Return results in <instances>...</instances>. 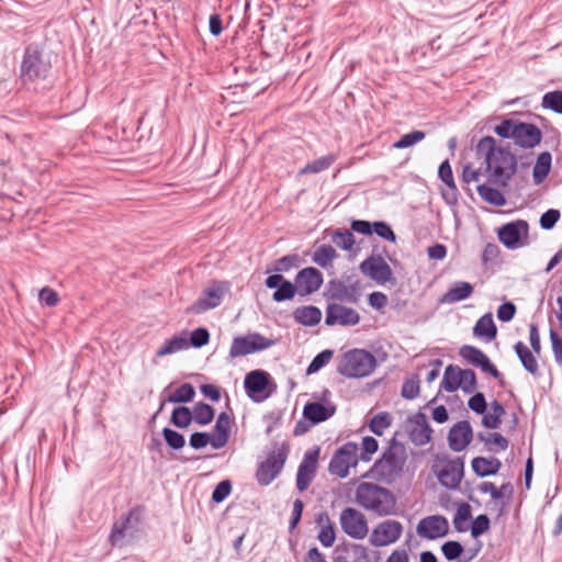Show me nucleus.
I'll return each mask as SVG.
<instances>
[{"instance_id": "nucleus-32", "label": "nucleus", "mask_w": 562, "mask_h": 562, "mask_svg": "<svg viewBox=\"0 0 562 562\" xmlns=\"http://www.w3.org/2000/svg\"><path fill=\"white\" fill-rule=\"evenodd\" d=\"M460 375L461 368L449 364L445 370L441 387L449 393L456 392L462 385Z\"/></svg>"}, {"instance_id": "nucleus-55", "label": "nucleus", "mask_w": 562, "mask_h": 562, "mask_svg": "<svg viewBox=\"0 0 562 562\" xmlns=\"http://www.w3.org/2000/svg\"><path fill=\"white\" fill-rule=\"evenodd\" d=\"M131 516L126 517L124 522L121 525L115 524L110 535V541L113 546H122V539L125 537V532L128 528Z\"/></svg>"}, {"instance_id": "nucleus-51", "label": "nucleus", "mask_w": 562, "mask_h": 562, "mask_svg": "<svg viewBox=\"0 0 562 562\" xmlns=\"http://www.w3.org/2000/svg\"><path fill=\"white\" fill-rule=\"evenodd\" d=\"M461 383L460 389L465 393H473L476 390V375L471 369H461Z\"/></svg>"}, {"instance_id": "nucleus-19", "label": "nucleus", "mask_w": 562, "mask_h": 562, "mask_svg": "<svg viewBox=\"0 0 562 562\" xmlns=\"http://www.w3.org/2000/svg\"><path fill=\"white\" fill-rule=\"evenodd\" d=\"M473 430L469 422L461 420L454 424L448 435L449 447L453 451H462L471 442Z\"/></svg>"}, {"instance_id": "nucleus-36", "label": "nucleus", "mask_w": 562, "mask_h": 562, "mask_svg": "<svg viewBox=\"0 0 562 562\" xmlns=\"http://www.w3.org/2000/svg\"><path fill=\"white\" fill-rule=\"evenodd\" d=\"M318 522L319 532L317 539L324 547L329 548L334 544L336 539L334 525L330 522L328 516H325L324 518L321 517Z\"/></svg>"}, {"instance_id": "nucleus-7", "label": "nucleus", "mask_w": 562, "mask_h": 562, "mask_svg": "<svg viewBox=\"0 0 562 562\" xmlns=\"http://www.w3.org/2000/svg\"><path fill=\"white\" fill-rule=\"evenodd\" d=\"M356 501L362 507L373 510L379 515L386 513L384 502L386 490L370 482L360 483L356 491Z\"/></svg>"}, {"instance_id": "nucleus-6", "label": "nucleus", "mask_w": 562, "mask_h": 562, "mask_svg": "<svg viewBox=\"0 0 562 562\" xmlns=\"http://www.w3.org/2000/svg\"><path fill=\"white\" fill-rule=\"evenodd\" d=\"M434 471L442 486L449 490H457L463 479L464 462L461 458H438L434 465Z\"/></svg>"}, {"instance_id": "nucleus-52", "label": "nucleus", "mask_w": 562, "mask_h": 562, "mask_svg": "<svg viewBox=\"0 0 562 562\" xmlns=\"http://www.w3.org/2000/svg\"><path fill=\"white\" fill-rule=\"evenodd\" d=\"M378 450V441L373 437H364L361 443L359 458L361 461H370L373 453Z\"/></svg>"}, {"instance_id": "nucleus-25", "label": "nucleus", "mask_w": 562, "mask_h": 562, "mask_svg": "<svg viewBox=\"0 0 562 562\" xmlns=\"http://www.w3.org/2000/svg\"><path fill=\"white\" fill-rule=\"evenodd\" d=\"M231 431V419L226 413H221L214 426L213 434H211L212 447L214 449L223 448L229 438Z\"/></svg>"}, {"instance_id": "nucleus-9", "label": "nucleus", "mask_w": 562, "mask_h": 562, "mask_svg": "<svg viewBox=\"0 0 562 562\" xmlns=\"http://www.w3.org/2000/svg\"><path fill=\"white\" fill-rule=\"evenodd\" d=\"M273 345V340L263 337L258 333L236 337L231 346L229 356L237 358L256 351L265 350Z\"/></svg>"}, {"instance_id": "nucleus-59", "label": "nucleus", "mask_w": 562, "mask_h": 562, "mask_svg": "<svg viewBox=\"0 0 562 562\" xmlns=\"http://www.w3.org/2000/svg\"><path fill=\"white\" fill-rule=\"evenodd\" d=\"M468 406L476 414H484L487 409V403L483 393H475L469 401Z\"/></svg>"}, {"instance_id": "nucleus-49", "label": "nucleus", "mask_w": 562, "mask_h": 562, "mask_svg": "<svg viewBox=\"0 0 562 562\" xmlns=\"http://www.w3.org/2000/svg\"><path fill=\"white\" fill-rule=\"evenodd\" d=\"M426 134L422 131H413L403 135L397 142L393 144L394 148L402 149L411 147L425 138Z\"/></svg>"}, {"instance_id": "nucleus-30", "label": "nucleus", "mask_w": 562, "mask_h": 562, "mask_svg": "<svg viewBox=\"0 0 562 562\" xmlns=\"http://www.w3.org/2000/svg\"><path fill=\"white\" fill-rule=\"evenodd\" d=\"M441 552L448 561L470 562L475 553L465 557L464 549L459 541H447L441 546Z\"/></svg>"}, {"instance_id": "nucleus-5", "label": "nucleus", "mask_w": 562, "mask_h": 562, "mask_svg": "<svg viewBox=\"0 0 562 562\" xmlns=\"http://www.w3.org/2000/svg\"><path fill=\"white\" fill-rule=\"evenodd\" d=\"M360 448L356 442L349 441L339 447L328 465V471L331 475L339 479H345L349 475L350 470L356 468L359 463Z\"/></svg>"}, {"instance_id": "nucleus-43", "label": "nucleus", "mask_w": 562, "mask_h": 562, "mask_svg": "<svg viewBox=\"0 0 562 562\" xmlns=\"http://www.w3.org/2000/svg\"><path fill=\"white\" fill-rule=\"evenodd\" d=\"M193 420L199 425H207L214 418L213 408L204 403H199L195 405L192 412Z\"/></svg>"}, {"instance_id": "nucleus-38", "label": "nucleus", "mask_w": 562, "mask_h": 562, "mask_svg": "<svg viewBox=\"0 0 562 562\" xmlns=\"http://www.w3.org/2000/svg\"><path fill=\"white\" fill-rule=\"evenodd\" d=\"M479 195L487 203L495 206H503L506 203L505 196L503 193L495 188L488 187L486 184L477 186Z\"/></svg>"}, {"instance_id": "nucleus-18", "label": "nucleus", "mask_w": 562, "mask_h": 562, "mask_svg": "<svg viewBox=\"0 0 562 562\" xmlns=\"http://www.w3.org/2000/svg\"><path fill=\"white\" fill-rule=\"evenodd\" d=\"M322 284L323 276L313 267L302 269L295 278V286L304 295L318 291Z\"/></svg>"}, {"instance_id": "nucleus-24", "label": "nucleus", "mask_w": 562, "mask_h": 562, "mask_svg": "<svg viewBox=\"0 0 562 562\" xmlns=\"http://www.w3.org/2000/svg\"><path fill=\"white\" fill-rule=\"evenodd\" d=\"M473 285L467 281L454 282L451 288L440 297L441 304H453L463 301L473 293Z\"/></svg>"}, {"instance_id": "nucleus-62", "label": "nucleus", "mask_w": 562, "mask_h": 562, "mask_svg": "<svg viewBox=\"0 0 562 562\" xmlns=\"http://www.w3.org/2000/svg\"><path fill=\"white\" fill-rule=\"evenodd\" d=\"M210 334L205 328H198L191 333L189 346L200 348L209 342Z\"/></svg>"}, {"instance_id": "nucleus-54", "label": "nucleus", "mask_w": 562, "mask_h": 562, "mask_svg": "<svg viewBox=\"0 0 562 562\" xmlns=\"http://www.w3.org/2000/svg\"><path fill=\"white\" fill-rule=\"evenodd\" d=\"M419 380L417 376L407 379L402 386L401 394L406 400H413L419 394Z\"/></svg>"}, {"instance_id": "nucleus-14", "label": "nucleus", "mask_w": 562, "mask_h": 562, "mask_svg": "<svg viewBox=\"0 0 562 562\" xmlns=\"http://www.w3.org/2000/svg\"><path fill=\"white\" fill-rule=\"evenodd\" d=\"M459 355L468 363L480 368L483 372L491 374L493 378H502L501 372L481 349L471 345H464L460 348Z\"/></svg>"}, {"instance_id": "nucleus-22", "label": "nucleus", "mask_w": 562, "mask_h": 562, "mask_svg": "<svg viewBox=\"0 0 562 562\" xmlns=\"http://www.w3.org/2000/svg\"><path fill=\"white\" fill-rule=\"evenodd\" d=\"M361 271L378 283L386 282V261L382 256H371L361 266Z\"/></svg>"}, {"instance_id": "nucleus-11", "label": "nucleus", "mask_w": 562, "mask_h": 562, "mask_svg": "<svg viewBox=\"0 0 562 562\" xmlns=\"http://www.w3.org/2000/svg\"><path fill=\"white\" fill-rule=\"evenodd\" d=\"M416 532L423 539L435 540L442 538L449 532V521L445 516L430 515L419 520Z\"/></svg>"}, {"instance_id": "nucleus-46", "label": "nucleus", "mask_w": 562, "mask_h": 562, "mask_svg": "<svg viewBox=\"0 0 562 562\" xmlns=\"http://www.w3.org/2000/svg\"><path fill=\"white\" fill-rule=\"evenodd\" d=\"M335 157L333 155H328L325 157H321L310 164H307L300 173H317L323 170L328 169L334 162Z\"/></svg>"}, {"instance_id": "nucleus-8", "label": "nucleus", "mask_w": 562, "mask_h": 562, "mask_svg": "<svg viewBox=\"0 0 562 562\" xmlns=\"http://www.w3.org/2000/svg\"><path fill=\"white\" fill-rule=\"evenodd\" d=\"M228 291V282L214 281L204 290L202 296L189 308V311L194 314H200L215 308L222 303Z\"/></svg>"}, {"instance_id": "nucleus-27", "label": "nucleus", "mask_w": 562, "mask_h": 562, "mask_svg": "<svg viewBox=\"0 0 562 562\" xmlns=\"http://www.w3.org/2000/svg\"><path fill=\"white\" fill-rule=\"evenodd\" d=\"M473 334L474 336L483 338L486 341L495 339L497 335V328L491 313L484 314L479 318L473 327Z\"/></svg>"}, {"instance_id": "nucleus-16", "label": "nucleus", "mask_w": 562, "mask_h": 562, "mask_svg": "<svg viewBox=\"0 0 562 562\" xmlns=\"http://www.w3.org/2000/svg\"><path fill=\"white\" fill-rule=\"evenodd\" d=\"M360 321L359 314L351 307L341 304H329L326 310L327 325L353 326Z\"/></svg>"}, {"instance_id": "nucleus-20", "label": "nucleus", "mask_w": 562, "mask_h": 562, "mask_svg": "<svg viewBox=\"0 0 562 562\" xmlns=\"http://www.w3.org/2000/svg\"><path fill=\"white\" fill-rule=\"evenodd\" d=\"M284 464V458L281 453H272L270 454L266 461H263L257 473L256 477L259 484L268 485L270 484L277 475L280 473Z\"/></svg>"}, {"instance_id": "nucleus-33", "label": "nucleus", "mask_w": 562, "mask_h": 562, "mask_svg": "<svg viewBox=\"0 0 562 562\" xmlns=\"http://www.w3.org/2000/svg\"><path fill=\"white\" fill-rule=\"evenodd\" d=\"M189 348V340L186 336H173L166 340L157 350V357H166Z\"/></svg>"}, {"instance_id": "nucleus-47", "label": "nucleus", "mask_w": 562, "mask_h": 562, "mask_svg": "<svg viewBox=\"0 0 562 562\" xmlns=\"http://www.w3.org/2000/svg\"><path fill=\"white\" fill-rule=\"evenodd\" d=\"M477 490L481 493H488L493 499H499L504 496L505 492L509 490L512 492V485L509 483L503 484L499 488L492 482H482Z\"/></svg>"}, {"instance_id": "nucleus-29", "label": "nucleus", "mask_w": 562, "mask_h": 562, "mask_svg": "<svg viewBox=\"0 0 562 562\" xmlns=\"http://www.w3.org/2000/svg\"><path fill=\"white\" fill-rule=\"evenodd\" d=\"M506 414L502 403L494 400L490 403V411L485 412L482 418V425L486 429H497L502 424V417Z\"/></svg>"}, {"instance_id": "nucleus-48", "label": "nucleus", "mask_w": 562, "mask_h": 562, "mask_svg": "<svg viewBox=\"0 0 562 562\" xmlns=\"http://www.w3.org/2000/svg\"><path fill=\"white\" fill-rule=\"evenodd\" d=\"M333 243L345 250L352 248L355 244L353 234L349 231H336L331 236Z\"/></svg>"}, {"instance_id": "nucleus-42", "label": "nucleus", "mask_w": 562, "mask_h": 562, "mask_svg": "<svg viewBox=\"0 0 562 562\" xmlns=\"http://www.w3.org/2000/svg\"><path fill=\"white\" fill-rule=\"evenodd\" d=\"M193 420L192 412L186 406L176 407L171 415V423L178 428H187Z\"/></svg>"}, {"instance_id": "nucleus-39", "label": "nucleus", "mask_w": 562, "mask_h": 562, "mask_svg": "<svg viewBox=\"0 0 562 562\" xmlns=\"http://www.w3.org/2000/svg\"><path fill=\"white\" fill-rule=\"evenodd\" d=\"M438 176L440 180L449 188V192L443 193L445 199L448 200V196L451 194L452 199L456 200L457 186L454 183L452 169L448 160H445L439 166Z\"/></svg>"}, {"instance_id": "nucleus-53", "label": "nucleus", "mask_w": 562, "mask_h": 562, "mask_svg": "<svg viewBox=\"0 0 562 562\" xmlns=\"http://www.w3.org/2000/svg\"><path fill=\"white\" fill-rule=\"evenodd\" d=\"M162 435L167 445L172 449L179 450L186 443L184 437L170 428H164Z\"/></svg>"}, {"instance_id": "nucleus-44", "label": "nucleus", "mask_w": 562, "mask_h": 562, "mask_svg": "<svg viewBox=\"0 0 562 562\" xmlns=\"http://www.w3.org/2000/svg\"><path fill=\"white\" fill-rule=\"evenodd\" d=\"M386 470V452H383L381 458L374 463V465L366 472L362 477L376 480L383 482L385 480Z\"/></svg>"}, {"instance_id": "nucleus-40", "label": "nucleus", "mask_w": 562, "mask_h": 562, "mask_svg": "<svg viewBox=\"0 0 562 562\" xmlns=\"http://www.w3.org/2000/svg\"><path fill=\"white\" fill-rule=\"evenodd\" d=\"M472 517L471 506L468 503H462L458 506L453 517V526L457 531L463 532L468 529V521Z\"/></svg>"}, {"instance_id": "nucleus-50", "label": "nucleus", "mask_w": 562, "mask_h": 562, "mask_svg": "<svg viewBox=\"0 0 562 562\" xmlns=\"http://www.w3.org/2000/svg\"><path fill=\"white\" fill-rule=\"evenodd\" d=\"M296 290L297 289L295 284L286 280L277 288V291L273 293L272 297L276 302L291 300L294 297Z\"/></svg>"}, {"instance_id": "nucleus-60", "label": "nucleus", "mask_w": 562, "mask_h": 562, "mask_svg": "<svg viewBox=\"0 0 562 562\" xmlns=\"http://www.w3.org/2000/svg\"><path fill=\"white\" fill-rule=\"evenodd\" d=\"M560 211L555 209H550L544 212L540 217V226L543 229H551L555 226L557 222L560 220Z\"/></svg>"}, {"instance_id": "nucleus-41", "label": "nucleus", "mask_w": 562, "mask_h": 562, "mask_svg": "<svg viewBox=\"0 0 562 562\" xmlns=\"http://www.w3.org/2000/svg\"><path fill=\"white\" fill-rule=\"evenodd\" d=\"M541 105L544 109H549L555 113L562 114V91L555 90L547 92L542 97Z\"/></svg>"}, {"instance_id": "nucleus-31", "label": "nucleus", "mask_w": 562, "mask_h": 562, "mask_svg": "<svg viewBox=\"0 0 562 562\" xmlns=\"http://www.w3.org/2000/svg\"><path fill=\"white\" fill-rule=\"evenodd\" d=\"M293 316L297 323L313 326L321 322L322 312L315 306H302L294 311Z\"/></svg>"}, {"instance_id": "nucleus-45", "label": "nucleus", "mask_w": 562, "mask_h": 562, "mask_svg": "<svg viewBox=\"0 0 562 562\" xmlns=\"http://www.w3.org/2000/svg\"><path fill=\"white\" fill-rule=\"evenodd\" d=\"M334 357V351L330 349H325L319 352L307 367L306 373L314 374L318 372L322 368L329 363V361Z\"/></svg>"}, {"instance_id": "nucleus-3", "label": "nucleus", "mask_w": 562, "mask_h": 562, "mask_svg": "<svg viewBox=\"0 0 562 562\" xmlns=\"http://www.w3.org/2000/svg\"><path fill=\"white\" fill-rule=\"evenodd\" d=\"M50 68L48 55L41 52L37 47L30 46L25 50L21 65V79L24 85H34L36 87L48 78Z\"/></svg>"}, {"instance_id": "nucleus-26", "label": "nucleus", "mask_w": 562, "mask_h": 562, "mask_svg": "<svg viewBox=\"0 0 562 562\" xmlns=\"http://www.w3.org/2000/svg\"><path fill=\"white\" fill-rule=\"evenodd\" d=\"M502 468V462L496 458L475 457L472 460V469L477 476L485 477L496 474Z\"/></svg>"}, {"instance_id": "nucleus-56", "label": "nucleus", "mask_w": 562, "mask_h": 562, "mask_svg": "<svg viewBox=\"0 0 562 562\" xmlns=\"http://www.w3.org/2000/svg\"><path fill=\"white\" fill-rule=\"evenodd\" d=\"M490 529V518L482 514L479 515L472 522L471 535L473 538H477Z\"/></svg>"}, {"instance_id": "nucleus-57", "label": "nucleus", "mask_w": 562, "mask_h": 562, "mask_svg": "<svg viewBox=\"0 0 562 562\" xmlns=\"http://www.w3.org/2000/svg\"><path fill=\"white\" fill-rule=\"evenodd\" d=\"M479 438L481 440L485 441V443L487 446H490V445L496 446L497 451H504L508 448V440L499 432H492L488 435L487 438H485L482 434H480Z\"/></svg>"}, {"instance_id": "nucleus-17", "label": "nucleus", "mask_w": 562, "mask_h": 562, "mask_svg": "<svg viewBox=\"0 0 562 562\" xmlns=\"http://www.w3.org/2000/svg\"><path fill=\"white\" fill-rule=\"evenodd\" d=\"M327 396H330V392L325 390L323 392L324 403H307L303 411L304 417L314 424L322 423L331 417L336 412V406L326 400Z\"/></svg>"}, {"instance_id": "nucleus-23", "label": "nucleus", "mask_w": 562, "mask_h": 562, "mask_svg": "<svg viewBox=\"0 0 562 562\" xmlns=\"http://www.w3.org/2000/svg\"><path fill=\"white\" fill-rule=\"evenodd\" d=\"M269 382V374L261 370H255L248 373L245 378V389L247 394L258 400V396L263 393Z\"/></svg>"}, {"instance_id": "nucleus-21", "label": "nucleus", "mask_w": 562, "mask_h": 562, "mask_svg": "<svg viewBox=\"0 0 562 562\" xmlns=\"http://www.w3.org/2000/svg\"><path fill=\"white\" fill-rule=\"evenodd\" d=\"M528 234V224L526 221L519 220L507 223L498 229V239L507 248L514 249L518 246L521 235Z\"/></svg>"}, {"instance_id": "nucleus-63", "label": "nucleus", "mask_w": 562, "mask_h": 562, "mask_svg": "<svg viewBox=\"0 0 562 562\" xmlns=\"http://www.w3.org/2000/svg\"><path fill=\"white\" fill-rule=\"evenodd\" d=\"M552 351L558 364L562 366V337L553 329L550 330Z\"/></svg>"}, {"instance_id": "nucleus-4", "label": "nucleus", "mask_w": 562, "mask_h": 562, "mask_svg": "<svg viewBox=\"0 0 562 562\" xmlns=\"http://www.w3.org/2000/svg\"><path fill=\"white\" fill-rule=\"evenodd\" d=\"M374 367L375 359L371 353L355 349L339 359L337 371L347 378H362L370 374Z\"/></svg>"}, {"instance_id": "nucleus-64", "label": "nucleus", "mask_w": 562, "mask_h": 562, "mask_svg": "<svg viewBox=\"0 0 562 562\" xmlns=\"http://www.w3.org/2000/svg\"><path fill=\"white\" fill-rule=\"evenodd\" d=\"M40 301L47 306H55L59 302V297L56 291L45 286L38 293Z\"/></svg>"}, {"instance_id": "nucleus-58", "label": "nucleus", "mask_w": 562, "mask_h": 562, "mask_svg": "<svg viewBox=\"0 0 562 562\" xmlns=\"http://www.w3.org/2000/svg\"><path fill=\"white\" fill-rule=\"evenodd\" d=\"M232 492V483L228 480L220 482L213 493L212 501L215 503H222Z\"/></svg>"}, {"instance_id": "nucleus-13", "label": "nucleus", "mask_w": 562, "mask_h": 562, "mask_svg": "<svg viewBox=\"0 0 562 562\" xmlns=\"http://www.w3.org/2000/svg\"><path fill=\"white\" fill-rule=\"evenodd\" d=\"M342 530L355 539H362L368 533L364 516L355 508H346L340 514Z\"/></svg>"}, {"instance_id": "nucleus-28", "label": "nucleus", "mask_w": 562, "mask_h": 562, "mask_svg": "<svg viewBox=\"0 0 562 562\" xmlns=\"http://www.w3.org/2000/svg\"><path fill=\"white\" fill-rule=\"evenodd\" d=\"M514 349L525 370L533 376L539 375V366L535 352L530 351L522 341L516 342Z\"/></svg>"}, {"instance_id": "nucleus-15", "label": "nucleus", "mask_w": 562, "mask_h": 562, "mask_svg": "<svg viewBox=\"0 0 562 562\" xmlns=\"http://www.w3.org/2000/svg\"><path fill=\"white\" fill-rule=\"evenodd\" d=\"M319 450L307 451L304 454L296 474V487L300 492H304L313 481L318 461Z\"/></svg>"}, {"instance_id": "nucleus-37", "label": "nucleus", "mask_w": 562, "mask_h": 562, "mask_svg": "<svg viewBox=\"0 0 562 562\" xmlns=\"http://www.w3.org/2000/svg\"><path fill=\"white\" fill-rule=\"evenodd\" d=\"M337 257L336 250L329 245L319 246L313 254V261L319 267L327 269L331 267L333 260Z\"/></svg>"}, {"instance_id": "nucleus-2", "label": "nucleus", "mask_w": 562, "mask_h": 562, "mask_svg": "<svg viewBox=\"0 0 562 562\" xmlns=\"http://www.w3.org/2000/svg\"><path fill=\"white\" fill-rule=\"evenodd\" d=\"M494 132L502 138H512L515 145L524 149L535 148L543 137L537 125L515 119L503 120L495 126Z\"/></svg>"}, {"instance_id": "nucleus-34", "label": "nucleus", "mask_w": 562, "mask_h": 562, "mask_svg": "<svg viewBox=\"0 0 562 562\" xmlns=\"http://www.w3.org/2000/svg\"><path fill=\"white\" fill-rule=\"evenodd\" d=\"M195 395L194 387L190 383H184L170 394L167 400H162L157 413L161 412L166 402L169 403H188L193 400Z\"/></svg>"}, {"instance_id": "nucleus-12", "label": "nucleus", "mask_w": 562, "mask_h": 562, "mask_svg": "<svg viewBox=\"0 0 562 562\" xmlns=\"http://www.w3.org/2000/svg\"><path fill=\"white\" fill-rule=\"evenodd\" d=\"M408 458L404 443L397 442L395 436L389 441V484L404 475V469Z\"/></svg>"}, {"instance_id": "nucleus-35", "label": "nucleus", "mask_w": 562, "mask_h": 562, "mask_svg": "<svg viewBox=\"0 0 562 562\" xmlns=\"http://www.w3.org/2000/svg\"><path fill=\"white\" fill-rule=\"evenodd\" d=\"M552 157L549 151L541 153L533 167V181L536 184L541 183L550 172Z\"/></svg>"}, {"instance_id": "nucleus-1", "label": "nucleus", "mask_w": 562, "mask_h": 562, "mask_svg": "<svg viewBox=\"0 0 562 562\" xmlns=\"http://www.w3.org/2000/svg\"><path fill=\"white\" fill-rule=\"evenodd\" d=\"M476 149L479 154L485 156L491 179L497 184L506 186L516 173V156L505 148L496 147V142L492 136L480 139Z\"/></svg>"}, {"instance_id": "nucleus-61", "label": "nucleus", "mask_w": 562, "mask_h": 562, "mask_svg": "<svg viewBox=\"0 0 562 562\" xmlns=\"http://www.w3.org/2000/svg\"><path fill=\"white\" fill-rule=\"evenodd\" d=\"M371 544L375 547L386 546V522H381L370 536Z\"/></svg>"}, {"instance_id": "nucleus-10", "label": "nucleus", "mask_w": 562, "mask_h": 562, "mask_svg": "<svg viewBox=\"0 0 562 562\" xmlns=\"http://www.w3.org/2000/svg\"><path fill=\"white\" fill-rule=\"evenodd\" d=\"M408 438L415 446H425L431 440L432 429L430 428L427 416L424 413H416L407 418L405 424Z\"/></svg>"}]
</instances>
